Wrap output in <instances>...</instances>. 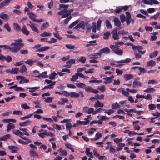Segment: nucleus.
Instances as JSON below:
<instances>
[{"instance_id":"obj_1","label":"nucleus","mask_w":160,"mask_h":160,"mask_svg":"<svg viewBox=\"0 0 160 160\" xmlns=\"http://www.w3.org/2000/svg\"><path fill=\"white\" fill-rule=\"evenodd\" d=\"M20 49V47L19 46V43L16 42L12 43L10 46V51L13 52H17Z\"/></svg>"},{"instance_id":"obj_2","label":"nucleus","mask_w":160,"mask_h":160,"mask_svg":"<svg viewBox=\"0 0 160 160\" xmlns=\"http://www.w3.org/2000/svg\"><path fill=\"white\" fill-rule=\"evenodd\" d=\"M72 11V9H70L68 11L65 9L58 12V15H62V18H64L70 15Z\"/></svg>"},{"instance_id":"obj_3","label":"nucleus","mask_w":160,"mask_h":160,"mask_svg":"<svg viewBox=\"0 0 160 160\" xmlns=\"http://www.w3.org/2000/svg\"><path fill=\"white\" fill-rule=\"evenodd\" d=\"M110 47L115 54L119 55H122L123 54V51L121 49H118V48H116V47L114 45H111Z\"/></svg>"},{"instance_id":"obj_4","label":"nucleus","mask_w":160,"mask_h":160,"mask_svg":"<svg viewBox=\"0 0 160 160\" xmlns=\"http://www.w3.org/2000/svg\"><path fill=\"white\" fill-rule=\"evenodd\" d=\"M132 49L135 52L138 51L142 55L144 54L146 52V51L145 50L143 51H141L143 49V48L141 46H132Z\"/></svg>"},{"instance_id":"obj_5","label":"nucleus","mask_w":160,"mask_h":160,"mask_svg":"<svg viewBox=\"0 0 160 160\" xmlns=\"http://www.w3.org/2000/svg\"><path fill=\"white\" fill-rule=\"evenodd\" d=\"M16 78L17 80H20L19 82L20 84H22L24 82L27 83L29 82L28 80L26 79L25 77L22 76H17Z\"/></svg>"},{"instance_id":"obj_6","label":"nucleus","mask_w":160,"mask_h":160,"mask_svg":"<svg viewBox=\"0 0 160 160\" xmlns=\"http://www.w3.org/2000/svg\"><path fill=\"white\" fill-rule=\"evenodd\" d=\"M12 132L15 135L18 136L19 137H21V135H25L28 136L29 135L28 132H22L18 130H13L12 131Z\"/></svg>"},{"instance_id":"obj_7","label":"nucleus","mask_w":160,"mask_h":160,"mask_svg":"<svg viewBox=\"0 0 160 160\" xmlns=\"http://www.w3.org/2000/svg\"><path fill=\"white\" fill-rule=\"evenodd\" d=\"M118 32L117 29H114L112 32V35L113 39L115 40H118L119 38L118 36V34L117 33Z\"/></svg>"},{"instance_id":"obj_8","label":"nucleus","mask_w":160,"mask_h":160,"mask_svg":"<svg viewBox=\"0 0 160 160\" xmlns=\"http://www.w3.org/2000/svg\"><path fill=\"white\" fill-rule=\"evenodd\" d=\"M8 149L11 151L12 153H16L18 152V148L15 146H9L8 147Z\"/></svg>"},{"instance_id":"obj_9","label":"nucleus","mask_w":160,"mask_h":160,"mask_svg":"<svg viewBox=\"0 0 160 160\" xmlns=\"http://www.w3.org/2000/svg\"><path fill=\"white\" fill-rule=\"evenodd\" d=\"M99 52L101 55L102 53L108 54L110 52V50L108 48H105L101 49L100 50Z\"/></svg>"},{"instance_id":"obj_10","label":"nucleus","mask_w":160,"mask_h":160,"mask_svg":"<svg viewBox=\"0 0 160 160\" xmlns=\"http://www.w3.org/2000/svg\"><path fill=\"white\" fill-rule=\"evenodd\" d=\"M38 135L41 137L44 138L46 136L47 131L43 129H41L38 131Z\"/></svg>"},{"instance_id":"obj_11","label":"nucleus","mask_w":160,"mask_h":160,"mask_svg":"<svg viewBox=\"0 0 160 160\" xmlns=\"http://www.w3.org/2000/svg\"><path fill=\"white\" fill-rule=\"evenodd\" d=\"M32 123V122L29 120L27 121L21 122L19 123V125L22 127H24L27 125H30Z\"/></svg>"},{"instance_id":"obj_12","label":"nucleus","mask_w":160,"mask_h":160,"mask_svg":"<svg viewBox=\"0 0 160 160\" xmlns=\"http://www.w3.org/2000/svg\"><path fill=\"white\" fill-rule=\"evenodd\" d=\"M27 69L25 65H23L21 67L19 72L25 74L27 72Z\"/></svg>"},{"instance_id":"obj_13","label":"nucleus","mask_w":160,"mask_h":160,"mask_svg":"<svg viewBox=\"0 0 160 160\" xmlns=\"http://www.w3.org/2000/svg\"><path fill=\"white\" fill-rule=\"evenodd\" d=\"M1 60L2 61L5 60L8 62L11 61L12 60V58L9 56H7L6 57L2 54Z\"/></svg>"},{"instance_id":"obj_14","label":"nucleus","mask_w":160,"mask_h":160,"mask_svg":"<svg viewBox=\"0 0 160 160\" xmlns=\"http://www.w3.org/2000/svg\"><path fill=\"white\" fill-rule=\"evenodd\" d=\"M58 152L60 153L62 156H66L68 155V152L65 150H63L60 148L58 150Z\"/></svg>"},{"instance_id":"obj_15","label":"nucleus","mask_w":160,"mask_h":160,"mask_svg":"<svg viewBox=\"0 0 160 160\" xmlns=\"http://www.w3.org/2000/svg\"><path fill=\"white\" fill-rule=\"evenodd\" d=\"M133 78V75L131 74H125L123 76V78L125 81H128Z\"/></svg>"},{"instance_id":"obj_16","label":"nucleus","mask_w":160,"mask_h":160,"mask_svg":"<svg viewBox=\"0 0 160 160\" xmlns=\"http://www.w3.org/2000/svg\"><path fill=\"white\" fill-rule=\"evenodd\" d=\"M0 18L7 21L9 19V16L7 14L1 13L0 14Z\"/></svg>"},{"instance_id":"obj_17","label":"nucleus","mask_w":160,"mask_h":160,"mask_svg":"<svg viewBox=\"0 0 160 160\" xmlns=\"http://www.w3.org/2000/svg\"><path fill=\"white\" fill-rule=\"evenodd\" d=\"M117 144L118 146V147H117L116 148V150L117 151L121 150L122 148V147L124 146L125 145V143L121 142L117 143Z\"/></svg>"},{"instance_id":"obj_18","label":"nucleus","mask_w":160,"mask_h":160,"mask_svg":"<svg viewBox=\"0 0 160 160\" xmlns=\"http://www.w3.org/2000/svg\"><path fill=\"white\" fill-rule=\"evenodd\" d=\"M68 102V100L67 99L62 98L60 99V101L58 102V103L59 105H64Z\"/></svg>"},{"instance_id":"obj_19","label":"nucleus","mask_w":160,"mask_h":160,"mask_svg":"<svg viewBox=\"0 0 160 160\" xmlns=\"http://www.w3.org/2000/svg\"><path fill=\"white\" fill-rule=\"evenodd\" d=\"M85 153L86 155L89 157L91 158H93V156L92 155V152H90V149L88 148H86Z\"/></svg>"},{"instance_id":"obj_20","label":"nucleus","mask_w":160,"mask_h":160,"mask_svg":"<svg viewBox=\"0 0 160 160\" xmlns=\"http://www.w3.org/2000/svg\"><path fill=\"white\" fill-rule=\"evenodd\" d=\"M27 25L29 26L33 31L37 33H39V31L38 30L37 28L35 26L34 24L33 25H29V24H27Z\"/></svg>"},{"instance_id":"obj_21","label":"nucleus","mask_w":160,"mask_h":160,"mask_svg":"<svg viewBox=\"0 0 160 160\" xmlns=\"http://www.w3.org/2000/svg\"><path fill=\"white\" fill-rule=\"evenodd\" d=\"M28 14L30 18L34 22L35 19V18L37 17L36 15L32 12H28Z\"/></svg>"},{"instance_id":"obj_22","label":"nucleus","mask_w":160,"mask_h":160,"mask_svg":"<svg viewBox=\"0 0 160 160\" xmlns=\"http://www.w3.org/2000/svg\"><path fill=\"white\" fill-rule=\"evenodd\" d=\"M133 87L134 88H138L140 87L142 85V84L140 82L138 81H135L133 82Z\"/></svg>"},{"instance_id":"obj_23","label":"nucleus","mask_w":160,"mask_h":160,"mask_svg":"<svg viewBox=\"0 0 160 160\" xmlns=\"http://www.w3.org/2000/svg\"><path fill=\"white\" fill-rule=\"evenodd\" d=\"M15 128V126L12 123H9L7 126V132H8L12 129Z\"/></svg>"},{"instance_id":"obj_24","label":"nucleus","mask_w":160,"mask_h":160,"mask_svg":"<svg viewBox=\"0 0 160 160\" xmlns=\"http://www.w3.org/2000/svg\"><path fill=\"white\" fill-rule=\"evenodd\" d=\"M114 25L118 27H119L121 26V22H120L119 20L117 18H114Z\"/></svg>"},{"instance_id":"obj_25","label":"nucleus","mask_w":160,"mask_h":160,"mask_svg":"<svg viewBox=\"0 0 160 160\" xmlns=\"http://www.w3.org/2000/svg\"><path fill=\"white\" fill-rule=\"evenodd\" d=\"M103 103H101L98 100L95 102L94 107L97 108L98 107H103Z\"/></svg>"},{"instance_id":"obj_26","label":"nucleus","mask_w":160,"mask_h":160,"mask_svg":"<svg viewBox=\"0 0 160 160\" xmlns=\"http://www.w3.org/2000/svg\"><path fill=\"white\" fill-rule=\"evenodd\" d=\"M79 93L72 92H70V96L71 98H78L79 97Z\"/></svg>"},{"instance_id":"obj_27","label":"nucleus","mask_w":160,"mask_h":160,"mask_svg":"<svg viewBox=\"0 0 160 160\" xmlns=\"http://www.w3.org/2000/svg\"><path fill=\"white\" fill-rule=\"evenodd\" d=\"M102 134L99 132H98L96 135L95 137L93 138H91V140H97L100 138L102 136Z\"/></svg>"},{"instance_id":"obj_28","label":"nucleus","mask_w":160,"mask_h":160,"mask_svg":"<svg viewBox=\"0 0 160 160\" xmlns=\"http://www.w3.org/2000/svg\"><path fill=\"white\" fill-rule=\"evenodd\" d=\"M22 33L26 35H28L29 33V32L27 30L25 26H23L21 30Z\"/></svg>"},{"instance_id":"obj_29","label":"nucleus","mask_w":160,"mask_h":160,"mask_svg":"<svg viewBox=\"0 0 160 160\" xmlns=\"http://www.w3.org/2000/svg\"><path fill=\"white\" fill-rule=\"evenodd\" d=\"M31 157H38V156L35 151L33 149H31L29 152Z\"/></svg>"},{"instance_id":"obj_30","label":"nucleus","mask_w":160,"mask_h":160,"mask_svg":"<svg viewBox=\"0 0 160 160\" xmlns=\"http://www.w3.org/2000/svg\"><path fill=\"white\" fill-rule=\"evenodd\" d=\"M40 87H27V88L29 89V91L30 92H35L36 90L40 88Z\"/></svg>"},{"instance_id":"obj_31","label":"nucleus","mask_w":160,"mask_h":160,"mask_svg":"<svg viewBox=\"0 0 160 160\" xmlns=\"http://www.w3.org/2000/svg\"><path fill=\"white\" fill-rule=\"evenodd\" d=\"M36 61V60H32V59H29L25 61L24 62L30 66H32Z\"/></svg>"},{"instance_id":"obj_32","label":"nucleus","mask_w":160,"mask_h":160,"mask_svg":"<svg viewBox=\"0 0 160 160\" xmlns=\"http://www.w3.org/2000/svg\"><path fill=\"white\" fill-rule=\"evenodd\" d=\"M147 66H148L152 67L155 65L156 62L152 60H150L147 62Z\"/></svg>"},{"instance_id":"obj_33","label":"nucleus","mask_w":160,"mask_h":160,"mask_svg":"<svg viewBox=\"0 0 160 160\" xmlns=\"http://www.w3.org/2000/svg\"><path fill=\"white\" fill-rule=\"evenodd\" d=\"M49 26V23L48 22H46L45 23L42 24L41 26V29L42 30H44L47 29Z\"/></svg>"},{"instance_id":"obj_34","label":"nucleus","mask_w":160,"mask_h":160,"mask_svg":"<svg viewBox=\"0 0 160 160\" xmlns=\"http://www.w3.org/2000/svg\"><path fill=\"white\" fill-rule=\"evenodd\" d=\"M155 90L156 89L155 88H149L144 90L143 91L147 92H154Z\"/></svg>"},{"instance_id":"obj_35","label":"nucleus","mask_w":160,"mask_h":160,"mask_svg":"<svg viewBox=\"0 0 160 160\" xmlns=\"http://www.w3.org/2000/svg\"><path fill=\"white\" fill-rule=\"evenodd\" d=\"M79 24L81 28L84 29L85 27L87 25L88 23L87 22H85L84 21H82L80 22Z\"/></svg>"},{"instance_id":"obj_36","label":"nucleus","mask_w":160,"mask_h":160,"mask_svg":"<svg viewBox=\"0 0 160 160\" xmlns=\"http://www.w3.org/2000/svg\"><path fill=\"white\" fill-rule=\"evenodd\" d=\"M78 73H76L75 74L72 76V78L71 79V81L72 82H75L78 79Z\"/></svg>"},{"instance_id":"obj_37","label":"nucleus","mask_w":160,"mask_h":160,"mask_svg":"<svg viewBox=\"0 0 160 160\" xmlns=\"http://www.w3.org/2000/svg\"><path fill=\"white\" fill-rule=\"evenodd\" d=\"M13 28L14 29L17 30L18 31H21V28L16 23H14L13 24Z\"/></svg>"},{"instance_id":"obj_38","label":"nucleus","mask_w":160,"mask_h":160,"mask_svg":"<svg viewBox=\"0 0 160 160\" xmlns=\"http://www.w3.org/2000/svg\"><path fill=\"white\" fill-rule=\"evenodd\" d=\"M76 85L78 88H84L86 85L83 83L79 82L76 83Z\"/></svg>"},{"instance_id":"obj_39","label":"nucleus","mask_w":160,"mask_h":160,"mask_svg":"<svg viewBox=\"0 0 160 160\" xmlns=\"http://www.w3.org/2000/svg\"><path fill=\"white\" fill-rule=\"evenodd\" d=\"M92 118V117L91 116V115H88L86 117L84 118V120L85 121L84 122L85 124V125H88L90 121L88 120V118Z\"/></svg>"},{"instance_id":"obj_40","label":"nucleus","mask_w":160,"mask_h":160,"mask_svg":"<svg viewBox=\"0 0 160 160\" xmlns=\"http://www.w3.org/2000/svg\"><path fill=\"white\" fill-rule=\"evenodd\" d=\"M10 134H7L5 135H4L3 137H0V140H6L7 139L9 138H10Z\"/></svg>"},{"instance_id":"obj_41","label":"nucleus","mask_w":160,"mask_h":160,"mask_svg":"<svg viewBox=\"0 0 160 160\" xmlns=\"http://www.w3.org/2000/svg\"><path fill=\"white\" fill-rule=\"evenodd\" d=\"M158 53V52L157 51H155L153 53H151L149 55V57L151 58H152L156 57Z\"/></svg>"},{"instance_id":"obj_42","label":"nucleus","mask_w":160,"mask_h":160,"mask_svg":"<svg viewBox=\"0 0 160 160\" xmlns=\"http://www.w3.org/2000/svg\"><path fill=\"white\" fill-rule=\"evenodd\" d=\"M103 79L105 80L104 82V83L105 84H109L112 81L111 80V79L109 78V77H106L105 78H104Z\"/></svg>"},{"instance_id":"obj_43","label":"nucleus","mask_w":160,"mask_h":160,"mask_svg":"<svg viewBox=\"0 0 160 160\" xmlns=\"http://www.w3.org/2000/svg\"><path fill=\"white\" fill-rule=\"evenodd\" d=\"M53 98L51 97H48L47 98H44L43 99H44V101L46 102L50 103L52 101V99Z\"/></svg>"},{"instance_id":"obj_44","label":"nucleus","mask_w":160,"mask_h":160,"mask_svg":"<svg viewBox=\"0 0 160 160\" xmlns=\"http://www.w3.org/2000/svg\"><path fill=\"white\" fill-rule=\"evenodd\" d=\"M52 34L51 33L47 32H44L40 35V36L44 37L50 36Z\"/></svg>"},{"instance_id":"obj_45","label":"nucleus","mask_w":160,"mask_h":160,"mask_svg":"<svg viewBox=\"0 0 160 160\" xmlns=\"http://www.w3.org/2000/svg\"><path fill=\"white\" fill-rule=\"evenodd\" d=\"M45 81L48 84H50V85H52V86L54 85L55 83L56 82L54 81H52L51 80L46 79L45 80Z\"/></svg>"},{"instance_id":"obj_46","label":"nucleus","mask_w":160,"mask_h":160,"mask_svg":"<svg viewBox=\"0 0 160 160\" xmlns=\"http://www.w3.org/2000/svg\"><path fill=\"white\" fill-rule=\"evenodd\" d=\"M148 84H155L158 83V81L154 79L149 80L148 81Z\"/></svg>"},{"instance_id":"obj_47","label":"nucleus","mask_w":160,"mask_h":160,"mask_svg":"<svg viewBox=\"0 0 160 160\" xmlns=\"http://www.w3.org/2000/svg\"><path fill=\"white\" fill-rule=\"evenodd\" d=\"M95 97L97 99H103L104 98V96L103 94H101L100 95L98 94H96Z\"/></svg>"},{"instance_id":"obj_48","label":"nucleus","mask_w":160,"mask_h":160,"mask_svg":"<svg viewBox=\"0 0 160 160\" xmlns=\"http://www.w3.org/2000/svg\"><path fill=\"white\" fill-rule=\"evenodd\" d=\"M49 47L46 46L45 47H41L40 48L38 51L39 52H42L45 51L49 49Z\"/></svg>"},{"instance_id":"obj_49","label":"nucleus","mask_w":160,"mask_h":160,"mask_svg":"<svg viewBox=\"0 0 160 160\" xmlns=\"http://www.w3.org/2000/svg\"><path fill=\"white\" fill-rule=\"evenodd\" d=\"M58 75L56 72H53L49 76V78L51 80H53L54 79L56 76Z\"/></svg>"},{"instance_id":"obj_50","label":"nucleus","mask_w":160,"mask_h":160,"mask_svg":"<svg viewBox=\"0 0 160 160\" xmlns=\"http://www.w3.org/2000/svg\"><path fill=\"white\" fill-rule=\"evenodd\" d=\"M120 107L119 105L117 102H115L112 105V108L113 109L118 108Z\"/></svg>"},{"instance_id":"obj_51","label":"nucleus","mask_w":160,"mask_h":160,"mask_svg":"<svg viewBox=\"0 0 160 160\" xmlns=\"http://www.w3.org/2000/svg\"><path fill=\"white\" fill-rule=\"evenodd\" d=\"M19 69L18 68H12L11 70V74H17L18 72Z\"/></svg>"},{"instance_id":"obj_52","label":"nucleus","mask_w":160,"mask_h":160,"mask_svg":"<svg viewBox=\"0 0 160 160\" xmlns=\"http://www.w3.org/2000/svg\"><path fill=\"white\" fill-rule=\"evenodd\" d=\"M12 113L13 114L22 115V112L20 110H15L13 111Z\"/></svg>"},{"instance_id":"obj_53","label":"nucleus","mask_w":160,"mask_h":160,"mask_svg":"<svg viewBox=\"0 0 160 160\" xmlns=\"http://www.w3.org/2000/svg\"><path fill=\"white\" fill-rule=\"evenodd\" d=\"M105 24L107 28L108 29H111L112 26L109 22L108 20H106L105 21Z\"/></svg>"},{"instance_id":"obj_54","label":"nucleus","mask_w":160,"mask_h":160,"mask_svg":"<svg viewBox=\"0 0 160 160\" xmlns=\"http://www.w3.org/2000/svg\"><path fill=\"white\" fill-rule=\"evenodd\" d=\"M97 89L100 90L101 92H103L105 90L106 88L104 85H102L98 87Z\"/></svg>"},{"instance_id":"obj_55","label":"nucleus","mask_w":160,"mask_h":160,"mask_svg":"<svg viewBox=\"0 0 160 160\" xmlns=\"http://www.w3.org/2000/svg\"><path fill=\"white\" fill-rule=\"evenodd\" d=\"M52 127L55 129H58L59 130H61V127L60 126L56 124H53L52 125Z\"/></svg>"},{"instance_id":"obj_56","label":"nucleus","mask_w":160,"mask_h":160,"mask_svg":"<svg viewBox=\"0 0 160 160\" xmlns=\"http://www.w3.org/2000/svg\"><path fill=\"white\" fill-rule=\"evenodd\" d=\"M124 43L122 42H116L114 46L116 47V48H118L119 46L122 45Z\"/></svg>"},{"instance_id":"obj_57","label":"nucleus","mask_w":160,"mask_h":160,"mask_svg":"<svg viewBox=\"0 0 160 160\" xmlns=\"http://www.w3.org/2000/svg\"><path fill=\"white\" fill-rule=\"evenodd\" d=\"M88 114L92 113L94 114V109L92 108H88Z\"/></svg>"},{"instance_id":"obj_58","label":"nucleus","mask_w":160,"mask_h":160,"mask_svg":"<svg viewBox=\"0 0 160 160\" xmlns=\"http://www.w3.org/2000/svg\"><path fill=\"white\" fill-rule=\"evenodd\" d=\"M33 103L35 104H36V105L35 106V107L36 108H40L41 107L40 105V103L37 100L36 101H35L33 102Z\"/></svg>"},{"instance_id":"obj_59","label":"nucleus","mask_w":160,"mask_h":160,"mask_svg":"<svg viewBox=\"0 0 160 160\" xmlns=\"http://www.w3.org/2000/svg\"><path fill=\"white\" fill-rule=\"evenodd\" d=\"M120 91H121L122 93V94L124 95L126 97H128L129 96V92L127 91H126L124 90H121Z\"/></svg>"},{"instance_id":"obj_60","label":"nucleus","mask_w":160,"mask_h":160,"mask_svg":"<svg viewBox=\"0 0 160 160\" xmlns=\"http://www.w3.org/2000/svg\"><path fill=\"white\" fill-rule=\"evenodd\" d=\"M21 106L22 108L25 109H28L30 108V107L26 103L22 104Z\"/></svg>"},{"instance_id":"obj_61","label":"nucleus","mask_w":160,"mask_h":160,"mask_svg":"<svg viewBox=\"0 0 160 160\" xmlns=\"http://www.w3.org/2000/svg\"><path fill=\"white\" fill-rule=\"evenodd\" d=\"M116 150H115L114 148H113L112 145H110L109 146V152L110 153L114 154Z\"/></svg>"},{"instance_id":"obj_62","label":"nucleus","mask_w":160,"mask_h":160,"mask_svg":"<svg viewBox=\"0 0 160 160\" xmlns=\"http://www.w3.org/2000/svg\"><path fill=\"white\" fill-rule=\"evenodd\" d=\"M78 20L76 21L69 26V28H72L73 27H74V26L77 24L78 23Z\"/></svg>"},{"instance_id":"obj_63","label":"nucleus","mask_w":160,"mask_h":160,"mask_svg":"<svg viewBox=\"0 0 160 160\" xmlns=\"http://www.w3.org/2000/svg\"><path fill=\"white\" fill-rule=\"evenodd\" d=\"M62 94L65 97H68L70 96V92L66 91H63L62 92Z\"/></svg>"},{"instance_id":"obj_64","label":"nucleus","mask_w":160,"mask_h":160,"mask_svg":"<svg viewBox=\"0 0 160 160\" xmlns=\"http://www.w3.org/2000/svg\"><path fill=\"white\" fill-rule=\"evenodd\" d=\"M86 60V59L83 56L80 57L78 59V61L79 62H81L82 63H84L85 62Z\"/></svg>"}]
</instances>
